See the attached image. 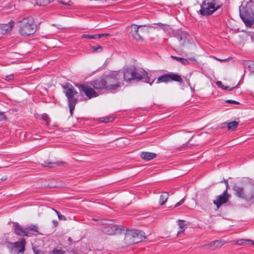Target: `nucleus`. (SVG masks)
Masks as SVG:
<instances>
[{
	"label": "nucleus",
	"instance_id": "nucleus-24",
	"mask_svg": "<svg viewBox=\"0 0 254 254\" xmlns=\"http://www.w3.org/2000/svg\"><path fill=\"white\" fill-rule=\"evenodd\" d=\"M239 125V123L237 121H233L227 124V127L229 130H234Z\"/></svg>",
	"mask_w": 254,
	"mask_h": 254
},
{
	"label": "nucleus",
	"instance_id": "nucleus-5",
	"mask_svg": "<svg viewBox=\"0 0 254 254\" xmlns=\"http://www.w3.org/2000/svg\"><path fill=\"white\" fill-rule=\"evenodd\" d=\"M235 195L247 200L254 198V186L249 185L245 188L235 186L234 187Z\"/></svg>",
	"mask_w": 254,
	"mask_h": 254
},
{
	"label": "nucleus",
	"instance_id": "nucleus-25",
	"mask_svg": "<svg viewBox=\"0 0 254 254\" xmlns=\"http://www.w3.org/2000/svg\"><path fill=\"white\" fill-rule=\"evenodd\" d=\"M171 57L181 63L184 65H187L189 64L188 61L185 59L173 56H171Z\"/></svg>",
	"mask_w": 254,
	"mask_h": 254
},
{
	"label": "nucleus",
	"instance_id": "nucleus-49",
	"mask_svg": "<svg viewBox=\"0 0 254 254\" xmlns=\"http://www.w3.org/2000/svg\"><path fill=\"white\" fill-rule=\"evenodd\" d=\"M55 212H56V213L57 214L58 216L59 217V215H61V213H60L59 211H57V210H55Z\"/></svg>",
	"mask_w": 254,
	"mask_h": 254
},
{
	"label": "nucleus",
	"instance_id": "nucleus-53",
	"mask_svg": "<svg viewBox=\"0 0 254 254\" xmlns=\"http://www.w3.org/2000/svg\"><path fill=\"white\" fill-rule=\"evenodd\" d=\"M252 245H254V242L252 241V243H251Z\"/></svg>",
	"mask_w": 254,
	"mask_h": 254
},
{
	"label": "nucleus",
	"instance_id": "nucleus-30",
	"mask_svg": "<svg viewBox=\"0 0 254 254\" xmlns=\"http://www.w3.org/2000/svg\"><path fill=\"white\" fill-rule=\"evenodd\" d=\"M216 84L218 86L220 87L221 88H222L223 89L231 90L233 88H230L229 86H226L223 85L221 81H217V82H216Z\"/></svg>",
	"mask_w": 254,
	"mask_h": 254
},
{
	"label": "nucleus",
	"instance_id": "nucleus-12",
	"mask_svg": "<svg viewBox=\"0 0 254 254\" xmlns=\"http://www.w3.org/2000/svg\"><path fill=\"white\" fill-rule=\"evenodd\" d=\"M79 89L89 98L91 99L98 96V93L90 86L87 84H81Z\"/></svg>",
	"mask_w": 254,
	"mask_h": 254
},
{
	"label": "nucleus",
	"instance_id": "nucleus-46",
	"mask_svg": "<svg viewBox=\"0 0 254 254\" xmlns=\"http://www.w3.org/2000/svg\"><path fill=\"white\" fill-rule=\"evenodd\" d=\"M209 247L208 244H205L204 245H203L202 246H201V248H204L205 247Z\"/></svg>",
	"mask_w": 254,
	"mask_h": 254
},
{
	"label": "nucleus",
	"instance_id": "nucleus-37",
	"mask_svg": "<svg viewBox=\"0 0 254 254\" xmlns=\"http://www.w3.org/2000/svg\"><path fill=\"white\" fill-rule=\"evenodd\" d=\"M226 102L230 104H239V103L238 102L233 100H228L226 101Z\"/></svg>",
	"mask_w": 254,
	"mask_h": 254
},
{
	"label": "nucleus",
	"instance_id": "nucleus-15",
	"mask_svg": "<svg viewBox=\"0 0 254 254\" xmlns=\"http://www.w3.org/2000/svg\"><path fill=\"white\" fill-rule=\"evenodd\" d=\"M118 72L122 74V80L124 79V81L126 82L133 80V68H126Z\"/></svg>",
	"mask_w": 254,
	"mask_h": 254
},
{
	"label": "nucleus",
	"instance_id": "nucleus-29",
	"mask_svg": "<svg viewBox=\"0 0 254 254\" xmlns=\"http://www.w3.org/2000/svg\"><path fill=\"white\" fill-rule=\"evenodd\" d=\"M52 0H35L36 4L40 6L47 5Z\"/></svg>",
	"mask_w": 254,
	"mask_h": 254
},
{
	"label": "nucleus",
	"instance_id": "nucleus-14",
	"mask_svg": "<svg viewBox=\"0 0 254 254\" xmlns=\"http://www.w3.org/2000/svg\"><path fill=\"white\" fill-rule=\"evenodd\" d=\"M227 189L220 195L217 196L216 199L213 201L214 204L216 205L218 208L222 204L228 201L230 195L227 193Z\"/></svg>",
	"mask_w": 254,
	"mask_h": 254
},
{
	"label": "nucleus",
	"instance_id": "nucleus-31",
	"mask_svg": "<svg viewBox=\"0 0 254 254\" xmlns=\"http://www.w3.org/2000/svg\"><path fill=\"white\" fill-rule=\"evenodd\" d=\"M91 49L93 50L94 52L101 53L102 51V47L98 45L97 46H92Z\"/></svg>",
	"mask_w": 254,
	"mask_h": 254
},
{
	"label": "nucleus",
	"instance_id": "nucleus-41",
	"mask_svg": "<svg viewBox=\"0 0 254 254\" xmlns=\"http://www.w3.org/2000/svg\"><path fill=\"white\" fill-rule=\"evenodd\" d=\"M58 218L60 219V220H66V219L65 218V217L62 214L61 215H59V217H58Z\"/></svg>",
	"mask_w": 254,
	"mask_h": 254
},
{
	"label": "nucleus",
	"instance_id": "nucleus-36",
	"mask_svg": "<svg viewBox=\"0 0 254 254\" xmlns=\"http://www.w3.org/2000/svg\"><path fill=\"white\" fill-rule=\"evenodd\" d=\"M4 79L5 80L7 81H10L14 79V75L11 74L10 75H6Z\"/></svg>",
	"mask_w": 254,
	"mask_h": 254
},
{
	"label": "nucleus",
	"instance_id": "nucleus-8",
	"mask_svg": "<svg viewBox=\"0 0 254 254\" xmlns=\"http://www.w3.org/2000/svg\"><path fill=\"white\" fill-rule=\"evenodd\" d=\"M133 80L140 81L142 79H144V81L149 83L150 85L154 82L155 80V77H151V75H148V73L143 71H141L133 68Z\"/></svg>",
	"mask_w": 254,
	"mask_h": 254
},
{
	"label": "nucleus",
	"instance_id": "nucleus-51",
	"mask_svg": "<svg viewBox=\"0 0 254 254\" xmlns=\"http://www.w3.org/2000/svg\"><path fill=\"white\" fill-rule=\"evenodd\" d=\"M186 147H190V146H189V143H187V144L186 145Z\"/></svg>",
	"mask_w": 254,
	"mask_h": 254
},
{
	"label": "nucleus",
	"instance_id": "nucleus-26",
	"mask_svg": "<svg viewBox=\"0 0 254 254\" xmlns=\"http://www.w3.org/2000/svg\"><path fill=\"white\" fill-rule=\"evenodd\" d=\"M178 225L181 229V231L178 232V235L182 233L186 227V225L184 224V221L179 220H178Z\"/></svg>",
	"mask_w": 254,
	"mask_h": 254
},
{
	"label": "nucleus",
	"instance_id": "nucleus-27",
	"mask_svg": "<svg viewBox=\"0 0 254 254\" xmlns=\"http://www.w3.org/2000/svg\"><path fill=\"white\" fill-rule=\"evenodd\" d=\"M251 243H252V241L250 240H238L236 244L239 245H251Z\"/></svg>",
	"mask_w": 254,
	"mask_h": 254
},
{
	"label": "nucleus",
	"instance_id": "nucleus-34",
	"mask_svg": "<svg viewBox=\"0 0 254 254\" xmlns=\"http://www.w3.org/2000/svg\"><path fill=\"white\" fill-rule=\"evenodd\" d=\"M42 118L43 120H44L46 122L47 124H49V123L50 121V119L47 115H46V114L43 115L42 116Z\"/></svg>",
	"mask_w": 254,
	"mask_h": 254
},
{
	"label": "nucleus",
	"instance_id": "nucleus-47",
	"mask_svg": "<svg viewBox=\"0 0 254 254\" xmlns=\"http://www.w3.org/2000/svg\"><path fill=\"white\" fill-rule=\"evenodd\" d=\"M110 118H107L106 120H104L103 122L105 123H108L110 122Z\"/></svg>",
	"mask_w": 254,
	"mask_h": 254
},
{
	"label": "nucleus",
	"instance_id": "nucleus-32",
	"mask_svg": "<svg viewBox=\"0 0 254 254\" xmlns=\"http://www.w3.org/2000/svg\"><path fill=\"white\" fill-rule=\"evenodd\" d=\"M82 38L86 39H96L97 38V34L95 35H89V34H83L82 35Z\"/></svg>",
	"mask_w": 254,
	"mask_h": 254
},
{
	"label": "nucleus",
	"instance_id": "nucleus-20",
	"mask_svg": "<svg viewBox=\"0 0 254 254\" xmlns=\"http://www.w3.org/2000/svg\"><path fill=\"white\" fill-rule=\"evenodd\" d=\"M141 157L147 161L151 160L156 157V154L152 152H142L140 154Z\"/></svg>",
	"mask_w": 254,
	"mask_h": 254
},
{
	"label": "nucleus",
	"instance_id": "nucleus-3",
	"mask_svg": "<svg viewBox=\"0 0 254 254\" xmlns=\"http://www.w3.org/2000/svg\"><path fill=\"white\" fill-rule=\"evenodd\" d=\"M221 6L219 0H204L200 5V14L203 16L210 15Z\"/></svg>",
	"mask_w": 254,
	"mask_h": 254
},
{
	"label": "nucleus",
	"instance_id": "nucleus-44",
	"mask_svg": "<svg viewBox=\"0 0 254 254\" xmlns=\"http://www.w3.org/2000/svg\"><path fill=\"white\" fill-rule=\"evenodd\" d=\"M208 245L209 246V247H210V248H212V249H214V246L213 245V242L210 243H208Z\"/></svg>",
	"mask_w": 254,
	"mask_h": 254
},
{
	"label": "nucleus",
	"instance_id": "nucleus-7",
	"mask_svg": "<svg viewBox=\"0 0 254 254\" xmlns=\"http://www.w3.org/2000/svg\"><path fill=\"white\" fill-rule=\"evenodd\" d=\"M26 242L24 239L21 238L19 241L14 243H9L7 244L10 253L13 254L23 253L25 251Z\"/></svg>",
	"mask_w": 254,
	"mask_h": 254
},
{
	"label": "nucleus",
	"instance_id": "nucleus-21",
	"mask_svg": "<svg viewBox=\"0 0 254 254\" xmlns=\"http://www.w3.org/2000/svg\"><path fill=\"white\" fill-rule=\"evenodd\" d=\"M26 230L28 232V236H30L31 235H36L39 232L38 231V227L35 225H33L29 226L26 228Z\"/></svg>",
	"mask_w": 254,
	"mask_h": 254
},
{
	"label": "nucleus",
	"instance_id": "nucleus-19",
	"mask_svg": "<svg viewBox=\"0 0 254 254\" xmlns=\"http://www.w3.org/2000/svg\"><path fill=\"white\" fill-rule=\"evenodd\" d=\"M14 22L11 21L8 24H1L0 25V33L5 34L9 32L13 26Z\"/></svg>",
	"mask_w": 254,
	"mask_h": 254
},
{
	"label": "nucleus",
	"instance_id": "nucleus-23",
	"mask_svg": "<svg viewBox=\"0 0 254 254\" xmlns=\"http://www.w3.org/2000/svg\"><path fill=\"white\" fill-rule=\"evenodd\" d=\"M169 197V193L167 192H164L160 196L159 203L161 205H163L167 200Z\"/></svg>",
	"mask_w": 254,
	"mask_h": 254
},
{
	"label": "nucleus",
	"instance_id": "nucleus-13",
	"mask_svg": "<svg viewBox=\"0 0 254 254\" xmlns=\"http://www.w3.org/2000/svg\"><path fill=\"white\" fill-rule=\"evenodd\" d=\"M174 36L179 40L180 45L184 46L187 40H188L190 36L188 33L182 30H178L174 33Z\"/></svg>",
	"mask_w": 254,
	"mask_h": 254
},
{
	"label": "nucleus",
	"instance_id": "nucleus-33",
	"mask_svg": "<svg viewBox=\"0 0 254 254\" xmlns=\"http://www.w3.org/2000/svg\"><path fill=\"white\" fill-rule=\"evenodd\" d=\"M51 254H64V252L61 250L54 249Z\"/></svg>",
	"mask_w": 254,
	"mask_h": 254
},
{
	"label": "nucleus",
	"instance_id": "nucleus-42",
	"mask_svg": "<svg viewBox=\"0 0 254 254\" xmlns=\"http://www.w3.org/2000/svg\"><path fill=\"white\" fill-rule=\"evenodd\" d=\"M221 183L222 182H224L226 186V189L227 190L228 188V181L224 179L223 181H221Z\"/></svg>",
	"mask_w": 254,
	"mask_h": 254
},
{
	"label": "nucleus",
	"instance_id": "nucleus-6",
	"mask_svg": "<svg viewBox=\"0 0 254 254\" xmlns=\"http://www.w3.org/2000/svg\"><path fill=\"white\" fill-rule=\"evenodd\" d=\"M63 88L65 90V95L68 99L70 113L72 116L73 111L75 109V106L77 101V98L74 97V96L77 94V92L73 86L70 84H66V85L63 86Z\"/></svg>",
	"mask_w": 254,
	"mask_h": 254
},
{
	"label": "nucleus",
	"instance_id": "nucleus-22",
	"mask_svg": "<svg viewBox=\"0 0 254 254\" xmlns=\"http://www.w3.org/2000/svg\"><path fill=\"white\" fill-rule=\"evenodd\" d=\"M65 163L64 162H50V161H49V162H46L45 161L44 163H42V165L44 167H49V168H52L53 166H50V165H64V164H65Z\"/></svg>",
	"mask_w": 254,
	"mask_h": 254
},
{
	"label": "nucleus",
	"instance_id": "nucleus-17",
	"mask_svg": "<svg viewBox=\"0 0 254 254\" xmlns=\"http://www.w3.org/2000/svg\"><path fill=\"white\" fill-rule=\"evenodd\" d=\"M91 85L96 89H106L105 78L104 79L100 78L93 81L91 82Z\"/></svg>",
	"mask_w": 254,
	"mask_h": 254
},
{
	"label": "nucleus",
	"instance_id": "nucleus-18",
	"mask_svg": "<svg viewBox=\"0 0 254 254\" xmlns=\"http://www.w3.org/2000/svg\"><path fill=\"white\" fill-rule=\"evenodd\" d=\"M15 233L20 236H28V232L26 229H23L18 223H14Z\"/></svg>",
	"mask_w": 254,
	"mask_h": 254
},
{
	"label": "nucleus",
	"instance_id": "nucleus-10",
	"mask_svg": "<svg viewBox=\"0 0 254 254\" xmlns=\"http://www.w3.org/2000/svg\"><path fill=\"white\" fill-rule=\"evenodd\" d=\"M171 81H177L180 83H182L183 81L180 75L173 72H170L169 73L160 76L157 79V83H167Z\"/></svg>",
	"mask_w": 254,
	"mask_h": 254
},
{
	"label": "nucleus",
	"instance_id": "nucleus-16",
	"mask_svg": "<svg viewBox=\"0 0 254 254\" xmlns=\"http://www.w3.org/2000/svg\"><path fill=\"white\" fill-rule=\"evenodd\" d=\"M142 25H137L135 24H132L131 25V34L135 40H139L141 39V37L139 33V32H141L142 31Z\"/></svg>",
	"mask_w": 254,
	"mask_h": 254
},
{
	"label": "nucleus",
	"instance_id": "nucleus-35",
	"mask_svg": "<svg viewBox=\"0 0 254 254\" xmlns=\"http://www.w3.org/2000/svg\"><path fill=\"white\" fill-rule=\"evenodd\" d=\"M33 252H34V254H44V253L43 251L39 250L36 247H33Z\"/></svg>",
	"mask_w": 254,
	"mask_h": 254
},
{
	"label": "nucleus",
	"instance_id": "nucleus-9",
	"mask_svg": "<svg viewBox=\"0 0 254 254\" xmlns=\"http://www.w3.org/2000/svg\"><path fill=\"white\" fill-rule=\"evenodd\" d=\"M241 18L247 27H251L254 24V12L250 10L240 9Z\"/></svg>",
	"mask_w": 254,
	"mask_h": 254
},
{
	"label": "nucleus",
	"instance_id": "nucleus-43",
	"mask_svg": "<svg viewBox=\"0 0 254 254\" xmlns=\"http://www.w3.org/2000/svg\"><path fill=\"white\" fill-rule=\"evenodd\" d=\"M52 223L54 227H56L58 224V222L57 220H53Z\"/></svg>",
	"mask_w": 254,
	"mask_h": 254
},
{
	"label": "nucleus",
	"instance_id": "nucleus-52",
	"mask_svg": "<svg viewBox=\"0 0 254 254\" xmlns=\"http://www.w3.org/2000/svg\"><path fill=\"white\" fill-rule=\"evenodd\" d=\"M1 180H6V178H2L1 179Z\"/></svg>",
	"mask_w": 254,
	"mask_h": 254
},
{
	"label": "nucleus",
	"instance_id": "nucleus-1",
	"mask_svg": "<svg viewBox=\"0 0 254 254\" xmlns=\"http://www.w3.org/2000/svg\"><path fill=\"white\" fill-rule=\"evenodd\" d=\"M106 84V89L112 92L119 90L124 85L122 80V74L118 71H113L105 77Z\"/></svg>",
	"mask_w": 254,
	"mask_h": 254
},
{
	"label": "nucleus",
	"instance_id": "nucleus-40",
	"mask_svg": "<svg viewBox=\"0 0 254 254\" xmlns=\"http://www.w3.org/2000/svg\"><path fill=\"white\" fill-rule=\"evenodd\" d=\"M109 34H97V38H101L103 37V36H108L109 35Z\"/></svg>",
	"mask_w": 254,
	"mask_h": 254
},
{
	"label": "nucleus",
	"instance_id": "nucleus-38",
	"mask_svg": "<svg viewBox=\"0 0 254 254\" xmlns=\"http://www.w3.org/2000/svg\"><path fill=\"white\" fill-rule=\"evenodd\" d=\"M184 201H185V198H183L179 202H177L175 204V207H177L179 206L180 205H181V204H182L184 202Z\"/></svg>",
	"mask_w": 254,
	"mask_h": 254
},
{
	"label": "nucleus",
	"instance_id": "nucleus-11",
	"mask_svg": "<svg viewBox=\"0 0 254 254\" xmlns=\"http://www.w3.org/2000/svg\"><path fill=\"white\" fill-rule=\"evenodd\" d=\"M102 230L105 234L107 235H115L124 232L125 231V227L121 226L111 225L104 226Z\"/></svg>",
	"mask_w": 254,
	"mask_h": 254
},
{
	"label": "nucleus",
	"instance_id": "nucleus-28",
	"mask_svg": "<svg viewBox=\"0 0 254 254\" xmlns=\"http://www.w3.org/2000/svg\"><path fill=\"white\" fill-rule=\"evenodd\" d=\"M224 245V243L222 240H216L213 242L214 249H218Z\"/></svg>",
	"mask_w": 254,
	"mask_h": 254
},
{
	"label": "nucleus",
	"instance_id": "nucleus-39",
	"mask_svg": "<svg viewBox=\"0 0 254 254\" xmlns=\"http://www.w3.org/2000/svg\"><path fill=\"white\" fill-rule=\"evenodd\" d=\"M6 120V117L3 114L0 113V121Z\"/></svg>",
	"mask_w": 254,
	"mask_h": 254
},
{
	"label": "nucleus",
	"instance_id": "nucleus-48",
	"mask_svg": "<svg viewBox=\"0 0 254 254\" xmlns=\"http://www.w3.org/2000/svg\"><path fill=\"white\" fill-rule=\"evenodd\" d=\"M55 212H56V213L57 214L58 216L59 217V215H61V213H60L59 211H57V210H55Z\"/></svg>",
	"mask_w": 254,
	"mask_h": 254
},
{
	"label": "nucleus",
	"instance_id": "nucleus-45",
	"mask_svg": "<svg viewBox=\"0 0 254 254\" xmlns=\"http://www.w3.org/2000/svg\"><path fill=\"white\" fill-rule=\"evenodd\" d=\"M214 59H216V60H217L218 61H220V62L225 61L227 60L226 59H224V60L219 59H218L217 58H216V57H214Z\"/></svg>",
	"mask_w": 254,
	"mask_h": 254
},
{
	"label": "nucleus",
	"instance_id": "nucleus-2",
	"mask_svg": "<svg viewBox=\"0 0 254 254\" xmlns=\"http://www.w3.org/2000/svg\"><path fill=\"white\" fill-rule=\"evenodd\" d=\"M33 23V18L30 17L24 18L19 21L17 23L19 33L25 36L34 34L36 31V27Z\"/></svg>",
	"mask_w": 254,
	"mask_h": 254
},
{
	"label": "nucleus",
	"instance_id": "nucleus-54",
	"mask_svg": "<svg viewBox=\"0 0 254 254\" xmlns=\"http://www.w3.org/2000/svg\"><path fill=\"white\" fill-rule=\"evenodd\" d=\"M51 182H55V181L54 180L51 181Z\"/></svg>",
	"mask_w": 254,
	"mask_h": 254
},
{
	"label": "nucleus",
	"instance_id": "nucleus-50",
	"mask_svg": "<svg viewBox=\"0 0 254 254\" xmlns=\"http://www.w3.org/2000/svg\"><path fill=\"white\" fill-rule=\"evenodd\" d=\"M190 61H194V60H195V59L193 58H191L190 59Z\"/></svg>",
	"mask_w": 254,
	"mask_h": 254
},
{
	"label": "nucleus",
	"instance_id": "nucleus-4",
	"mask_svg": "<svg viewBox=\"0 0 254 254\" xmlns=\"http://www.w3.org/2000/svg\"><path fill=\"white\" fill-rule=\"evenodd\" d=\"M145 238L144 233L138 230H128L126 231L125 241L127 245L137 244Z\"/></svg>",
	"mask_w": 254,
	"mask_h": 254
}]
</instances>
